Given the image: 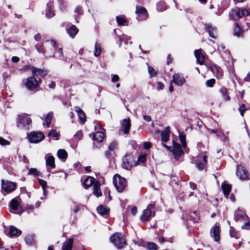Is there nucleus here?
<instances>
[{"label":"nucleus","mask_w":250,"mask_h":250,"mask_svg":"<svg viewBox=\"0 0 250 250\" xmlns=\"http://www.w3.org/2000/svg\"><path fill=\"white\" fill-rule=\"evenodd\" d=\"M154 208V204H149L148 205L146 208L144 210L143 214L140 216V220L143 222L148 221L151 217L155 216Z\"/></svg>","instance_id":"obj_1"},{"label":"nucleus","mask_w":250,"mask_h":250,"mask_svg":"<svg viewBox=\"0 0 250 250\" xmlns=\"http://www.w3.org/2000/svg\"><path fill=\"white\" fill-rule=\"evenodd\" d=\"M110 241L118 248H123L125 245V240L121 233H115L110 238Z\"/></svg>","instance_id":"obj_2"},{"label":"nucleus","mask_w":250,"mask_h":250,"mask_svg":"<svg viewBox=\"0 0 250 250\" xmlns=\"http://www.w3.org/2000/svg\"><path fill=\"white\" fill-rule=\"evenodd\" d=\"M249 14V12L246 9L236 8L231 10L229 13V16L231 19L237 21L243 16H248Z\"/></svg>","instance_id":"obj_3"},{"label":"nucleus","mask_w":250,"mask_h":250,"mask_svg":"<svg viewBox=\"0 0 250 250\" xmlns=\"http://www.w3.org/2000/svg\"><path fill=\"white\" fill-rule=\"evenodd\" d=\"M113 183L117 190L119 192H122L126 186L125 179L118 174L114 175Z\"/></svg>","instance_id":"obj_4"},{"label":"nucleus","mask_w":250,"mask_h":250,"mask_svg":"<svg viewBox=\"0 0 250 250\" xmlns=\"http://www.w3.org/2000/svg\"><path fill=\"white\" fill-rule=\"evenodd\" d=\"M39 82L34 77H31L26 79L24 86L30 90H33L39 86Z\"/></svg>","instance_id":"obj_5"},{"label":"nucleus","mask_w":250,"mask_h":250,"mask_svg":"<svg viewBox=\"0 0 250 250\" xmlns=\"http://www.w3.org/2000/svg\"><path fill=\"white\" fill-rule=\"evenodd\" d=\"M16 184L14 182L6 181L4 180H1V188L2 189L7 193H10L14 191L16 188Z\"/></svg>","instance_id":"obj_6"},{"label":"nucleus","mask_w":250,"mask_h":250,"mask_svg":"<svg viewBox=\"0 0 250 250\" xmlns=\"http://www.w3.org/2000/svg\"><path fill=\"white\" fill-rule=\"evenodd\" d=\"M44 137L41 132H32L28 135V140L31 143H38L42 140Z\"/></svg>","instance_id":"obj_7"},{"label":"nucleus","mask_w":250,"mask_h":250,"mask_svg":"<svg viewBox=\"0 0 250 250\" xmlns=\"http://www.w3.org/2000/svg\"><path fill=\"white\" fill-rule=\"evenodd\" d=\"M31 123V119L26 115H19L17 125L20 127H24L28 125Z\"/></svg>","instance_id":"obj_8"},{"label":"nucleus","mask_w":250,"mask_h":250,"mask_svg":"<svg viewBox=\"0 0 250 250\" xmlns=\"http://www.w3.org/2000/svg\"><path fill=\"white\" fill-rule=\"evenodd\" d=\"M135 13L138 15L137 18L139 21L146 20L147 18V11L144 7L137 6Z\"/></svg>","instance_id":"obj_9"},{"label":"nucleus","mask_w":250,"mask_h":250,"mask_svg":"<svg viewBox=\"0 0 250 250\" xmlns=\"http://www.w3.org/2000/svg\"><path fill=\"white\" fill-rule=\"evenodd\" d=\"M173 146L172 149V153L175 159L178 160L179 158L183 154L184 152L182 149L180 144L173 142Z\"/></svg>","instance_id":"obj_10"},{"label":"nucleus","mask_w":250,"mask_h":250,"mask_svg":"<svg viewBox=\"0 0 250 250\" xmlns=\"http://www.w3.org/2000/svg\"><path fill=\"white\" fill-rule=\"evenodd\" d=\"M248 217L242 210L238 209L234 213V219L235 221L243 222L248 220Z\"/></svg>","instance_id":"obj_11"},{"label":"nucleus","mask_w":250,"mask_h":250,"mask_svg":"<svg viewBox=\"0 0 250 250\" xmlns=\"http://www.w3.org/2000/svg\"><path fill=\"white\" fill-rule=\"evenodd\" d=\"M171 83H174L178 86H181L186 83V79L182 74L174 73Z\"/></svg>","instance_id":"obj_12"},{"label":"nucleus","mask_w":250,"mask_h":250,"mask_svg":"<svg viewBox=\"0 0 250 250\" xmlns=\"http://www.w3.org/2000/svg\"><path fill=\"white\" fill-rule=\"evenodd\" d=\"M194 53L197 62L200 65L203 64L206 59L205 54L203 51L200 48L199 49L195 50Z\"/></svg>","instance_id":"obj_13"},{"label":"nucleus","mask_w":250,"mask_h":250,"mask_svg":"<svg viewBox=\"0 0 250 250\" xmlns=\"http://www.w3.org/2000/svg\"><path fill=\"white\" fill-rule=\"evenodd\" d=\"M236 174L240 179H247L248 178L247 171L241 166H237Z\"/></svg>","instance_id":"obj_14"},{"label":"nucleus","mask_w":250,"mask_h":250,"mask_svg":"<svg viewBox=\"0 0 250 250\" xmlns=\"http://www.w3.org/2000/svg\"><path fill=\"white\" fill-rule=\"evenodd\" d=\"M210 236L213 238L214 240L217 242L220 239L219 228L218 226H214L210 231Z\"/></svg>","instance_id":"obj_15"},{"label":"nucleus","mask_w":250,"mask_h":250,"mask_svg":"<svg viewBox=\"0 0 250 250\" xmlns=\"http://www.w3.org/2000/svg\"><path fill=\"white\" fill-rule=\"evenodd\" d=\"M132 157L130 155H125L123 158V167L126 169H129L133 164Z\"/></svg>","instance_id":"obj_16"},{"label":"nucleus","mask_w":250,"mask_h":250,"mask_svg":"<svg viewBox=\"0 0 250 250\" xmlns=\"http://www.w3.org/2000/svg\"><path fill=\"white\" fill-rule=\"evenodd\" d=\"M206 31L208 33L209 36L212 38H215L216 36V28L209 24H205Z\"/></svg>","instance_id":"obj_17"},{"label":"nucleus","mask_w":250,"mask_h":250,"mask_svg":"<svg viewBox=\"0 0 250 250\" xmlns=\"http://www.w3.org/2000/svg\"><path fill=\"white\" fill-rule=\"evenodd\" d=\"M121 124L123 127L122 129L124 131V133L125 134L128 133L131 126L130 120L129 119H123L121 122Z\"/></svg>","instance_id":"obj_18"},{"label":"nucleus","mask_w":250,"mask_h":250,"mask_svg":"<svg viewBox=\"0 0 250 250\" xmlns=\"http://www.w3.org/2000/svg\"><path fill=\"white\" fill-rule=\"evenodd\" d=\"M32 72L33 75L34 76H40L41 77H44L47 74V71L46 70L41 69L37 68L34 66H32L31 68Z\"/></svg>","instance_id":"obj_19"},{"label":"nucleus","mask_w":250,"mask_h":250,"mask_svg":"<svg viewBox=\"0 0 250 250\" xmlns=\"http://www.w3.org/2000/svg\"><path fill=\"white\" fill-rule=\"evenodd\" d=\"M170 128L167 126L163 130L161 133V140L162 142H167L169 139Z\"/></svg>","instance_id":"obj_20"},{"label":"nucleus","mask_w":250,"mask_h":250,"mask_svg":"<svg viewBox=\"0 0 250 250\" xmlns=\"http://www.w3.org/2000/svg\"><path fill=\"white\" fill-rule=\"evenodd\" d=\"M46 164L50 167L54 168L55 167V158L49 154H47L45 156Z\"/></svg>","instance_id":"obj_21"},{"label":"nucleus","mask_w":250,"mask_h":250,"mask_svg":"<svg viewBox=\"0 0 250 250\" xmlns=\"http://www.w3.org/2000/svg\"><path fill=\"white\" fill-rule=\"evenodd\" d=\"M21 233V231L14 226H11L9 228L8 231L9 235L10 236H19Z\"/></svg>","instance_id":"obj_22"},{"label":"nucleus","mask_w":250,"mask_h":250,"mask_svg":"<svg viewBox=\"0 0 250 250\" xmlns=\"http://www.w3.org/2000/svg\"><path fill=\"white\" fill-rule=\"evenodd\" d=\"M73 239H67L63 244L62 250H71L73 246Z\"/></svg>","instance_id":"obj_23"},{"label":"nucleus","mask_w":250,"mask_h":250,"mask_svg":"<svg viewBox=\"0 0 250 250\" xmlns=\"http://www.w3.org/2000/svg\"><path fill=\"white\" fill-rule=\"evenodd\" d=\"M104 137V134L103 131H97L93 135V139L97 142H102Z\"/></svg>","instance_id":"obj_24"},{"label":"nucleus","mask_w":250,"mask_h":250,"mask_svg":"<svg viewBox=\"0 0 250 250\" xmlns=\"http://www.w3.org/2000/svg\"><path fill=\"white\" fill-rule=\"evenodd\" d=\"M100 184L99 182L98 181H96L95 183H94L93 185V194L97 196V197H99L102 195V192L100 190Z\"/></svg>","instance_id":"obj_25"},{"label":"nucleus","mask_w":250,"mask_h":250,"mask_svg":"<svg viewBox=\"0 0 250 250\" xmlns=\"http://www.w3.org/2000/svg\"><path fill=\"white\" fill-rule=\"evenodd\" d=\"M95 178L92 177L88 176L83 181V184L85 188H88L91 186L92 185H94V183L96 182Z\"/></svg>","instance_id":"obj_26"},{"label":"nucleus","mask_w":250,"mask_h":250,"mask_svg":"<svg viewBox=\"0 0 250 250\" xmlns=\"http://www.w3.org/2000/svg\"><path fill=\"white\" fill-rule=\"evenodd\" d=\"M75 111L77 113L79 119L82 123H83L85 121V115L82 110L78 106L74 108Z\"/></svg>","instance_id":"obj_27"},{"label":"nucleus","mask_w":250,"mask_h":250,"mask_svg":"<svg viewBox=\"0 0 250 250\" xmlns=\"http://www.w3.org/2000/svg\"><path fill=\"white\" fill-rule=\"evenodd\" d=\"M221 188L223 191L224 195L226 196H228L229 192L231 191V186L224 182V183H222Z\"/></svg>","instance_id":"obj_28"},{"label":"nucleus","mask_w":250,"mask_h":250,"mask_svg":"<svg viewBox=\"0 0 250 250\" xmlns=\"http://www.w3.org/2000/svg\"><path fill=\"white\" fill-rule=\"evenodd\" d=\"M219 92L221 94V96L224 101H230V97L228 94L227 89L225 87H222L219 89Z\"/></svg>","instance_id":"obj_29"},{"label":"nucleus","mask_w":250,"mask_h":250,"mask_svg":"<svg viewBox=\"0 0 250 250\" xmlns=\"http://www.w3.org/2000/svg\"><path fill=\"white\" fill-rule=\"evenodd\" d=\"M203 159V162H197L196 163L197 168L199 170H203L205 168L206 166L207 163V156H206V155L204 156Z\"/></svg>","instance_id":"obj_30"},{"label":"nucleus","mask_w":250,"mask_h":250,"mask_svg":"<svg viewBox=\"0 0 250 250\" xmlns=\"http://www.w3.org/2000/svg\"><path fill=\"white\" fill-rule=\"evenodd\" d=\"M78 29L76 27V26L73 25L67 30V33L69 34V36L72 38H74L75 35L78 32Z\"/></svg>","instance_id":"obj_31"},{"label":"nucleus","mask_w":250,"mask_h":250,"mask_svg":"<svg viewBox=\"0 0 250 250\" xmlns=\"http://www.w3.org/2000/svg\"><path fill=\"white\" fill-rule=\"evenodd\" d=\"M116 20L118 25L125 26L127 25V21L124 16H117Z\"/></svg>","instance_id":"obj_32"},{"label":"nucleus","mask_w":250,"mask_h":250,"mask_svg":"<svg viewBox=\"0 0 250 250\" xmlns=\"http://www.w3.org/2000/svg\"><path fill=\"white\" fill-rule=\"evenodd\" d=\"M57 156L59 159L65 161L67 157V153L64 149H60L57 152Z\"/></svg>","instance_id":"obj_33"},{"label":"nucleus","mask_w":250,"mask_h":250,"mask_svg":"<svg viewBox=\"0 0 250 250\" xmlns=\"http://www.w3.org/2000/svg\"><path fill=\"white\" fill-rule=\"evenodd\" d=\"M243 31L241 29L238 24L236 23L234 29V35L237 37H240L243 36Z\"/></svg>","instance_id":"obj_34"},{"label":"nucleus","mask_w":250,"mask_h":250,"mask_svg":"<svg viewBox=\"0 0 250 250\" xmlns=\"http://www.w3.org/2000/svg\"><path fill=\"white\" fill-rule=\"evenodd\" d=\"M188 218L194 223L198 222L199 220L197 213L196 211L191 212L189 215Z\"/></svg>","instance_id":"obj_35"},{"label":"nucleus","mask_w":250,"mask_h":250,"mask_svg":"<svg viewBox=\"0 0 250 250\" xmlns=\"http://www.w3.org/2000/svg\"><path fill=\"white\" fill-rule=\"evenodd\" d=\"M179 138L183 148L187 147L186 142V135L184 132H181L179 134Z\"/></svg>","instance_id":"obj_36"},{"label":"nucleus","mask_w":250,"mask_h":250,"mask_svg":"<svg viewBox=\"0 0 250 250\" xmlns=\"http://www.w3.org/2000/svg\"><path fill=\"white\" fill-rule=\"evenodd\" d=\"M10 206L11 209L17 210L19 208L20 203L16 199H13L11 201Z\"/></svg>","instance_id":"obj_37"},{"label":"nucleus","mask_w":250,"mask_h":250,"mask_svg":"<svg viewBox=\"0 0 250 250\" xmlns=\"http://www.w3.org/2000/svg\"><path fill=\"white\" fill-rule=\"evenodd\" d=\"M97 210L98 213H99L101 215H106L108 212V209H107L106 207H104L103 206H100L97 208Z\"/></svg>","instance_id":"obj_38"},{"label":"nucleus","mask_w":250,"mask_h":250,"mask_svg":"<svg viewBox=\"0 0 250 250\" xmlns=\"http://www.w3.org/2000/svg\"><path fill=\"white\" fill-rule=\"evenodd\" d=\"M28 174L38 176L40 175V172L35 168H31L28 169Z\"/></svg>","instance_id":"obj_39"},{"label":"nucleus","mask_w":250,"mask_h":250,"mask_svg":"<svg viewBox=\"0 0 250 250\" xmlns=\"http://www.w3.org/2000/svg\"><path fill=\"white\" fill-rule=\"evenodd\" d=\"M229 235L231 237H234L235 239L239 238L240 235L239 233L236 231L232 227H230V229L229 230Z\"/></svg>","instance_id":"obj_40"},{"label":"nucleus","mask_w":250,"mask_h":250,"mask_svg":"<svg viewBox=\"0 0 250 250\" xmlns=\"http://www.w3.org/2000/svg\"><path fill=\"white\" fill-rule=\"evenodd\" d=\"M52 116H53V113H52V112H49L46 116L45 122H46V126L47 127H48L50 125V124L51 121L52 119Z\"/></svg>","instance_id":"obj_41"},{"label":"nucleus","mask_w":250,"mask_h":250,"mask_svg":"<svg viewBox=\"0 0 250 250\" xmlns=\"http://www.w3.org/2000/svg\"><path fill=\"white\" fill-rule=\"evenodd\" d=\"M147 68L150 78H152L156 76L157 72L152 66L148 65L147 66Z\"/></svg>","instance_id":"obj_42"},{"label":"nucleus","mask_w":250,"mask_h":250,"mask_svg":"<svg viewBox=\"0 0 250 250\" xmlns=\"http://www.w3.org/2000/svg\"><path fill=\"white\" fill-rule=\"evenodd\" d=\"M25 241L26 244L31 245L34 243V237L32 235H27L25 238Z\"/></svg>","instance_id":"obj_43"},{"label":"nucleus","mask_w":250,"mask_h":250,"mask_svg":"<svg viewBox=\"0 0 250 250\" xmlns=\"http://www.w3.org/2000/svg\"><path fill=\"white\" fill-rule=\"evenodd\" d=\"M39 183L41 185L42 188V189H43V194L44 195L46 194V186H47V183L46 181H45L44 180H42V179H39Z\"/></svg>","instance_id":"obj_44"},{"label":"nucleus","mask_w":250,"mask_h":250,"mask_svg":"<svg viewBox=\"0 0 250 250\" xmlns=\"http://www.w3.org/2000/svg\"><path fill=\"white\" fill-rule=\"evenodd\" d=\"M147 247L149 250H157V245L152 242H148L147 243Z\"/></svg>","instance_id":"obj_45"},{"label":"nucleus","mask_w":250,"mask_h":250,"mask_svg":"<svg viewBox=\"0 0 250 250\" xmlns=\"http://www.w3.org/2000/svg\"><path fill=\"white\" fill-rule=\"evenodd\" d=\"M54 15V11L51 8H49L47 9L46 12V17L47 18H50L53 17Z\"/></svg>","instance_id":"obj_46"},{"label":"nucleus","mask_w":250,"mask_h":250,"mask_svg":"<svg viewBox=\"0 0 250 250\" xmlns=\"http://www.w3.org/2000/svg\"><path fill=\"white\" fill-rule=\"evenodd\" d=\"M215 83V80L214 79H211L206 81V84L208 87H212Z\"/></svg>","instance_id":"obj_47"},{"label":"nucleus","mask_w":250,"mask_h":250,"mask_svg":"<svg viewBox=\"0 0 250 250\" xmlns=\"http://www.w3.org/2000/svg\"><path fill=\"white\" fill-rule=\"evenodd\" d=\"M48 135L49 136H52L53 137H58V134L56 130L53 129L48 133ZM58 139H59V138H57L56 140H58Z\"/></svg>","instance_id":"obj_48"},{"label":"nucleus","mask_w":250,"mask_h":250,"mask_svg":"<svg viewBox=\"0 0 250 250\" xmlns=\"http://www.w3.org/2000/svg\"><path fill=\"white\" fill-rule=\"evenodd\" d=\"M45 43L46 45L54 46L57 45L56 42L54 40H48L46 41Z\"/></svg>","instance_id":"obj_49"},{"label":"nucleus","mask_w":250,"mask_h":250,"mask_svg":"<svg viewBox=\"0 0 250 250\" xmlns=\"http://www.w3.org/2000/svg\"><path fill=\"white\" fill-rule=\"evenodd\" d=\"M247 110V108L244 104H243L239 108V112L241 116L244 115V112Z\"/></svg>","instance_id":"obj_50"},{"label":"nucleus","mask_w":250,"mask_h":250,"mask_svg":"<svg viewBox=\"0 0 250 250\" xmlns=\"http://www.w3.org/2000/svg\"><path fill=\"white\" fill-rule=\"evenodd\" d=\"M0 145L2 146L9 145H10V142L0 137Z\"/></svg>","instance_id":"obj_51"},{"label":"nucleus","mask_w":250,"mask_h":250,"mask_svg":"<svg viewBox=\"0 0 250 250\" xmlns=\"http://www.w3.org/2000/svg\"><path fill=\"white\" fill-rule=\"evenodd\" d=\"M117 147V144L115 142H113L109 144L108 148L110 151H113Z\"/></svg>","instance_id":"obj_52"},{"label":"nucleus","mask_w":250,"mask_h":250,"mask_svg":"<svg viewBox=\"0 0 250 250\" xmlns=\"http://www.w3.org/2000/svg\"><path fill=\"white\" fill-rule=\"evenodd\" d=\"M242 229H250V221L245 223L242 227Z\"/></svg>","instance_id":"obj_53"},{"label":"nucleus","mask_w":250,"mask_h":250,"mask_svg":"<svg viewBox=\"0 0 250 250\" xmlns=\"http://www.w3.org/2000/svg\"><path fill=\"white\" fill-rule=\"evenodd\" d=\"M146 160V158L145 155H141L138 157V161L139 162H141L142 163H145Z\"/></svg>","instance_id":"obj_54"},{"label":"nucleus","mask_w":250,"mask_h":250,"mask_svg":"<svg viewBox=\"0 0 250 250\" xmlns=\"http://www.w3.org/2000/svg\"><path fill=\"white\" fill-rule=\"evenodd\" d=\"M101 53V48H95L94 55L98 57Z\"/></svg>","instance_id":"obj_55"},{"label":"nucleus","mask_w":250,"mask_h":250,"mask_svg":"<svg viewBox=\"0 0 250 250\" xmlns=\"http://www.w3.org/2000/svg\"><path fill=\"white\" fill-rule=\"evenodd\" d=\"M143 146L145 149H149L151 147V144L149 142H145L143 145Z\"/></svg>","instance_id":"obj_56"},{"label":"nucleus","mask_w":250,"mask_h":250,"mask_svg":"<svg viewBox=\"0 0 250 250\" xmlns=\"http://www.w3.org/2000/svg\"><path fill=\"white\" fill-rule=\"evenodd\" d=\"M75 136L77 137L79 139H81L83 137V133L81 131H78L75 134Z\"/></svg>","instance_id":"obj_57"},{"label":"nucleus","mask_w":250,"mask_h":250,"mask_svg":"<svg viewBox=\"0 0 250 250\" xmlns=\"http://www.w3.org/2000/svg\"><path fill=\"white\" fill-rule=\"evenodd\" d=\"M75 12L80 15H81L83 13L82 8L80 6H77L75 9Z\"/></svg>","instance_id":"obj_58"},{"label":"nucleus","mask_w":250,"mask_h":250,"mask_svg":"<svg viewBox=\"0 0 250 250\" xmlns=\"http://www.w3.org/2000/svg\"><path fill=\"white\" fill-rule=\"evenodd\" d=\"M119 79V77L117 75H114L112 78V82H117Z\"/></svg>","instance_id":"obj_59"},{"label":"nucleus","mask_w":250,"mask_h":250,"mask_svg":"<svg viewBox=\"0 0 250 250\" xmlns=\"http://www.w3.org/2000/svg\"><path fill=\"white\" fill-rule=\"evenodd\" d=\"M157 85H158V90L163 89L164 88V84L161 82H158Z\"/></svg>","instance_id":"obj_60"},{"label":"nucleus","mask_w":250,"mask_h":250,"mask_svg":"<svg viewBox=\"0 0 250 250\" xmlns=\"http://www.w3.org/2000/svg\"><path fill=\"white\" fill-rule=\"evenodd\" d=\"M137 212V209L136 207H133L131 208V213L133 215H136Z\"/></svg>","instance_id":"obj_61"},{"label":"nucleus","mask_w":250,"mask_h":250,"mask_svg":"<svg viewBox=\"0 0 250 250\" xmlns=\"http://www.w3.org/2000/svg\"><path fill=\"white\" fill-rule=\"evenodd\" d=\"M144 119L146 122H150L151 120V118L150 116L148 115H145L143 116Z\"/></svg>","instance_id":"obj_62"},{"label":"nucleus","mask_w":250,"mask_h":250,"mask_svg":"<svg viewBox=\"0 0 250 250\" xmlns=\"http://www.w3.org/2000/svg\"><path fill=\"white\" fill-rule=\"evenodd\" d=\"M20 60V59L18 57L14 56L12 58V61L13 62H18Z\"/></svg>","instance_id":"obj_63"},{"label":"nucleus","mask_w":250,"mask_h":250,"mask_svg":"<svg viewBox=\"0 0 250 250\" xmlns=\"http://www.w3.org/2000/svg\"><path fill=\"white\" fill-rule=\"evenodd\" d=\"M244 81L247 82H250V73H248L244 78Z\"/></svg>","instance_id":"obj_64"}]
</instances>
